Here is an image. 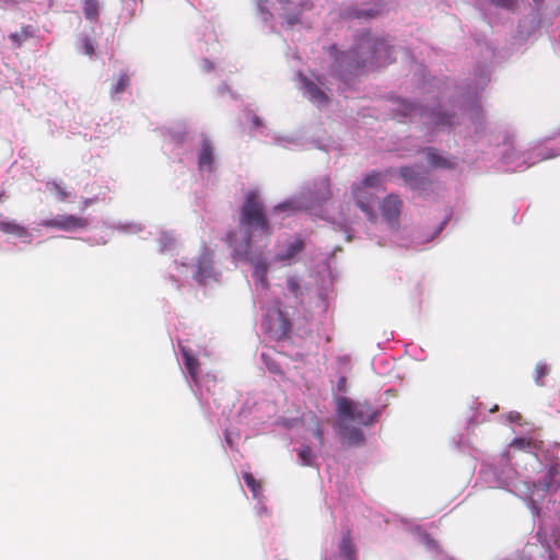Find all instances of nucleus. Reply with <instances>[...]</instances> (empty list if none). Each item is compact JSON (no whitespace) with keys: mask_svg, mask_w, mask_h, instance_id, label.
Instances as JSON below:
<instances>
[{"mask_svg":"<svg viewBox=\"0 0 560 560\" xmlns=\"http://www.w3.org/2000/svg\"><path fill=\"white\" fill-rule=\"evenodd\" d=\"M82 44H81V51L84 54V55H88V56H92L94 54V46H93V43L88 38V37H83L81 39Z\"/></svg>","mask_w":560,"mask_h":560,"instance_id":"nucleus-35","label":"nucleus"},{"mask_svg":"<svg viewBox=\"0 0 560 560\" xmlns=\"http://www.w3.org/2000/svg\"><path fill=\"white\" fill-rule=\"evenodd\" d=\"M325 275L319 280L310 277L306 282L294 275L287 278V290L301 305L315 307L318 313H325L328 307V296L332 288V277L328 267H324Z\"/></svg>","mask_w":560,"mask_h":560,"instance_id":"nucleus-6","label":"nucleus"},{"mask_svg":"<svg viewBox=\"0 0 560 560\" xmlns=\"http://www.w3.org/2000/svg\"><path fill=\"white\" fill-rule=\"evenodd\" d=\"M345 381H346V380L342 377V378L340 380V382H339V385H342V383H345Z\"/></svg>","mask_w":560,"mask_h":560,"instance_id":"nucleus-53","label":"nucleus"},{"mask_svg":"<svg viewBox=\"0 0 560 560\" xmlns=\"http://www.w3.org/2000/svg\"><path fill=\"white\" fill-rule=\"evenodd\" d=\"M533 1L535 2V4H536L537 7L542 2V0H533Z\"/></svg>","mask_w":560,"mask_h":560,"instance_id":"nucleus-52","label":"nucleus"},{"mask_svg":"<svg viewBox=\"0 0 560 560\" xmlns=\"http://www.w3.org/2000/svg\"><path fill=\"white\" fill-rule=\"evenodd\" d=\"M200 68L203 72H209L214 68V66L210 60L203 59L200 63Z\"/></svg>","mask_w":560,"mask_h":560,"instance_id":"nucleus-37","label":"nucleus"},{"mask_svg":"<svg viewBox=\"0 0 560 560\" xmlns=\"http://www.w3.org/2000/svg\"><path fill=\"white\" fill-rule=\"evenodd\" d=\"M90 205H91V200H90V199H85V200H84V208H86V207H88V206H90Z\"/></svg>","mask_w":560,"mask_h":560,"instance_id":"nucleus-48","label":"nucleus"},{"mask_svg":"<svg viewBox=\"0 0 560 560\" xmlns=\"http://www.w3.org/2000/svg\"><path fill=\"white\" fill-rule=\"evenodd\" d=\"M423 152L425 154L427 163L434 168L446 170L452 168L455 165L453 159L440 154L439 151L434 148H427L423 150Z\"/></svg>","mask_w":560,"mask_h":560,"instance_id":"nucleus-20","label":"nucleus"},{"mask_svg":"<svg viewBox=\"0 0 560 560\" xmlns=\"http://www.w3.org/2000/svg\"><path fill=\"white\" fill-rule=\"evenodd\" d=\"M331 197L330 183L327 177H320L312 185L305 186L294 197L289 198L275 206L270 212V218L284 214L289 217L301 210H312L320 207Z\"/></svg>","mask_w":560,"mask_h":560,"instance_id":"nucleus-8","label":"nucleus"},{"mask_svg":"<svg viewBox=\"0 0 560 560\" xmlns=\"http://www.w3.org/2000/svg\"><path fill=\"white\" fill-rule=\"evenodd\" d=\"M506 419H508V421H509V422L514 423V422H518V421H521L522 417H521V415H520L518 412H516V411H511V412L508 415Z\"/></svg>","mask_w":560,"mask_h":560,"instance_id":"nucleus-38","label":"nucleus"},{"mask_svg":"<svg viewBox=\"0 0 560 560\" xmlns=\"http://www.w3.org/2000/svg\"><path fill=\"white\" fill-rule=\"evenodd\" d=\"M377 244H380V245H385V244H386V241H385V240H383V238H380V240L377 241Z\"/></svg>","mask_w":560,"mask_h":560,"instance_id":"nucleus-49","label":"nucleus"},{"mask_svg":"<svg viewBox=\"0 0 560 560\" xmlns=\"http://www.w3.org/2000/svg\"><path fill=\"white\" fill-rule=\"evenodd\" d=\"M257 13L262 23L273 30L272 21L278 18L282 25L294 27L301 22L303 5H296L284 0H255Z\"/></svg>","mask_w":560,"mask_h":560,"instance_id":"nucleus-11","label":"nucleus"},{"mask_svg":"<svg viewBox=\"0 0 560 560\" xmlns=\"http://www.w3.org/2000/svg\"><path fill=\"white\" fill-rule=\"evenodd\" d=\"M253 125H254V127H256V128H260V127L262 126V122H261V120H260V118H259V117H257V116H255V115H254V116H253Z\"/></svg>","mask_w":560,"mask_h":560,"instance_id":"nucleus-41","label":"nucleus"},{"mask_svg":"<svg viewBox=\"0 0 560 560\" xmlns=\"http://www.w3.org/2000/svg\"><path fill=\"white\" fill-rule=\"evenodd\" d=\"M298 88L302 95L318 108L325 107L329 102L327 86L317 75L298 73Z\"/></svg>","mask_w":560,"mask_h":560,"instance_id":"nucleus-14","label":"nucleus"},{"mask_svg":"<svg viewBox=\"0 0 560 560\" xmlns=\"http://www.w3.org/2000/svg\"><path fill=\"white\" fill-rule=\"evenodd\" d=\"M556 155L557 153H553L550 150L544 148H535L532 153H523L522 156H517L516 160H514L513 153H509L504 156V160L509 170L523 171L539 161L551 159Z\"/></svg>","mask_w":560,"mask_h":560,"instance_id":"nucleus-16","label":"nucleus"},{"mask_svg":"<svg viewBox=\"0 0 560 560\" xmlns=\"http://www.w3.org/2000/svg\"><path fill=\"white\" fill-rule=\"evenodd\" d=\"M462 117L468 121L476 135H481L486 130L485 113L479 101V88L468 90L462 95L459 101Z\"/></svg>","mask_w":560,"mask_h":560,"instance_id":"nucleus-12","label":"nucleus"},{"mask_svg":"<svg viewBox=\"0 0 560 560\" xmlns=\"http://www.w3.org/2000/svg\"><path fill=\"white\" fill-rule=\"evenodd\" d=\"M261 358L265 360V362H266V364H267V366H268V369H269V371H270V372H272V373H278V372H279V368H278V365H276V364H273V363H272V364H269V363L267 362V355H266L265 353H262V354H261Z\"/></svg>","mask_w":560,"mask_h":560,"instance_id":"nucleus-39","label":"nucleus"},{"mask_svg":"<svg viewBox=\"0 0 560 560\" xmlns=\"http://www.w3.org/2000/svg\"><path fill=\"white\" fill-rule=\"evenodd\" d=\"M0 232L12 235L26 245L31 244L33 241V234L31 231L19 224L16 221L8 218L0 220Z\"/></svg>","mask_w":560,"mask_h":560,"instance_id":"nucleus-19","label":"nucleus"},{"mask_svg":"<svg viewBox=\"0 0 560 560\" xmlns=\"http://www.w3.org/2000/svg\"><path fill=\"white\" fill-rule=\"evenodd\" d=\"M115 229L121 233L136 234L142 230L141 224L135 222L118 223Z\"/></svg>","mask_w":560,"mask_h":560,"instance_id":"nucleus-30","label":"nucleus"},{"mask_svg":"<svg viewBox=\"0 0 560 560\" xmlns=\"http://www.w3.org/2000/svg\"><path fill=\"white\" fill-rule=\"evenodd\" d=\"M381 12L382 10L378 4H369L366 8L362 9H351L349 11V16L359 20H366L377 16Z\"/></svg>","mask_w":560,"mask_h":560,"instance_id":"nucleus-23","label":"nucleus"},{"mask_svg":"<svg viewBox=\"0 0 560 560\" xmlns=\"http://www.w3.org/2000/svg\"><path fill=\"white\" fill-rule=\"evenodd\" d=\"M221 272L217 269L213 261V253L208 248L199 254L190 264L182 261L175 262L171 271V279L180 287L182 284L194 280L198 285L210 287L220 281Z\"/></svg>","mask_w":560,"mask_h":560,"instance_id":"nucleus-7","label":"nucleus"},{"mask_svg":"<svg viewBox=\"0 0 560 560\" xmlns=\"http://www.w3.org/2000/svg\"><path fill=\"white\" fill-rule=\"evenodd\" d=\"M490 2L508 10H513L517 4V0H490Z\"/></svg>","mask_w":560,"mask_h":560,"instance_id":"nucleus-34","label":"nucleus"},{"mask_svg":"<svg viewBox=\"0 0 560 560\" xmlns=\"http://www.w3.org/2000/svg\"><path fill=\"white\" fill-rule=\"evenodd\" d=\"M544 442L515 438L493 464L483 463L479 475L490 488L504 489L528 502L540 526L560 537V465L542 471Z\"/></svg>","mask_w":560,"mask_h":560,"instance_id":"nucleus-2","label":"nucleus"},{"mask_svg":"<svg viewBox=\"0 0 560 560\" xmlns=\"http://www.w3.org/2000/svg\"><path fill=\"white\" fill-rule=\"evenodd\" d=\"M402 207V201L397 195L389 194L382 201L378 202L377 207L382 212V218L387 226L390 240L389 243L398 246H406L407 244L398 238L399 234V215Z\"/></svg>","mask_w":560,"mask_h":560,"instance_id":"nucleus-13","label":"nucleus"},{"mask_svg":"<svg viewBox=\"0 0 560 560\" xmlns=\"http://www.w3.org/2000/svg\"><path fill=\"white\" fill-rule=\"evenodd\" d=\"M416 530L419 532L420 540L427 548L435 549L438 547L436 542L430 538L428 534L421 532L419 527H417Z\"/></svg>","mask_w":560,"mask_h":560,"instance_id":"nucleus-33","label":"nucleus"},{"mask_svg":"<svg viewBox=\"0 0 560 560\" xmlns=\"http://www.w3.org/2000/svg\"><path fill=\"white\" fill-rule=\"evenodd\" d=\"M314 436L318 440L320 445L324 444L323 432H322V430L319 429L318 425L314 430Z\"/></svg>","mask_w":560,"mask_h":560,"instance_id":"nucleus-40","label":"nucleus"},{"mask_svg":"<svg viewBox=\"0 0 560 560\" xmlns=\"http://www.w3.org/2000/svg\"><path fill=\"white\" fill-rule=\"evenodd\" d=\"M89 225L88 219L72 214H57L54 218L45 219L38 226L56 229L65 232H77Z\"/></svg>","mask_w":560,"mask_h":560,"instance_id":"nucleus-17","label":"nucleus"},{"mask_svg":"<svg viewBox=\"0 0 560 560\" xmlns=\"http://www.w3.org/2000/svg\"><path fill=\"white\" fill-rule=\"evenodd\" d=\"M384 177V174L373 171L351 187L355 206L363 212L371 224H376L377 222L375 210L380 202L378 191L382 189Z\"/></svg>","mask_w":560,"mask_h":560,"instance_id":"nucleus-9","label":"nucleus"},{"mask_svg":"<svg viewBox=\"0 0 560 560\" xmlns=\"http://www.w3.org/2000/svg\"><path fill=\"white\" fill-rule=\"evenodd\" d=\"M30 36H31V32H30L28 27H26V28H22L20 32L12 33L10 35V39L16 46H21Z\"/></svg>","mask_w":560,"mask_h":560,"instance_id":"nucleus-31","label":"nucleus"},{"mask_svg":"<svg viewBox=\"0 0 560 560\" xmlns=\"http://www.w3.org/2000/svg\"><path fill=\"white\" fill-rule=\"evenodd\" d=\"M345 381H346V380L342 377V378L340 380V382H339V385H342V383H345Z\"/></svg>","mask_w":560,"mask_h":560,"instance_id":"nucleus-54","label":"nucleus"},{"mask_svg":"<svg viewBox=\"0 0 560 560\" xmlns=\"http://www.w3.org/2000/svg\"><path fill=\"white\" fill-rule=\"evenodd\" d=\"M397 151L399 152V154L401 156H408V155H412L415 153H418L420 151V147L417 145V144H412L410 148L409 147H402L400 149H397Z\"/></svg>","mask_w":560,"mask_h":560,"instance_id":"nucleus-36","label":"nucleus"},{"mask_svg":"<svg viewBox=\"0 0 560 560\" xmlns=\"http://www.w3.org/2000/svg\"><path fill=\"white\" fill-rule=\"evenodd\" d=\"M337 421L335 429L341 440L349 446L364 442L362 427L373 424L378 411L373 410L368 401L353 400L347 397L337 399Z\"/></svg>","mask_w":560,"mask_h":560,"instance_id":"nucleus-5","label":"nucleus"},{"mask_svg":"<svg viewBox=\"0 0 560 560\" xmlns=\"http://www.w3.org/2000/svg\"><path fill=\"white\" fill-rule=\"evenodd\" d=\"M130 85V75L127 71H121L116 79L113 80L110 86V97L114 101L119 100V95L124 93Z\"/></svg>","mask_w":560,"mask_h":560,"instance_id":"nucleus-22","label":"nucleus"},{"mask_svg":"<svg viewBox=\"0 0 560 560\" xmlns=\"http://www.w3.org/2000/svg\"><path fill=\"white\" fill-rule=\"evenodd\" d=\"M388 109L398 121L421 122L427 129V141H432L438 132L448 131L458 124L457 116L443 110L440 103L424 108L412 100L396 96L388 101Z\"/></svg>","mask_w":560,"mask_h":560,"instance_id":"nucleus-4","label":"nucleus"},{"mask_svg":"<svg viewBox=\"0 0 560 560\" xmlns=\"http://www.w3.org/2000/svg\"><path fill=\"white\" fill-rule=\"evenodd\" d=\"M398 174L405 185L418 194L425 192L431 186L428 172L422 166H402Z\"/></svg>","mask_w":560,"mask_h":560,"instance_id":"nucleus-15","label":"nucleus"},{"mask_svg":"<svg viewBox=\"0 0 560 560\" xmlns=\"http://www.w3.org/2000/svg\"><path fill=\"white\" fill-rule=\"evenodd\" d=\"M551 366L544 361L537 362L534 372V381L538 386H545V377L550 373Z\"/></svg>","mask_w":560,"mask_h":560,"instance_id":"nucleus-24","label":"nucleus"},{"mask_svg":"<svg viewBox=\"0 0 560 560\" xmlns=\"http://www.w3.org/2000/svg\"><path fill=\"white\" fill-rule=\"evenodd\" d=\"M14 3H16L15 0H0L1 7H5V5L14 4Z\"/></svg>","mask_w":560,"mask_h":560,"instance_id":"nucleus-44","label":"nucleus"},{"mask_svg":"<svg viewBox=\"0 0 560 560\" xmlns=\"http://www.w3.org/2000/svg\"><path fill=\"white\" fill-rule=\"evenodd\" d=\"M550 560H560V555H556V553H551L550 555Z\"/></svg>","mask_w":560,"mask_h":560,"instance_id":"nucleus-47","label":"nucleus"},{"mask_svg":"<svg viewBox=\"0 0 560 560\" xmlns=\"http://www.w3.org/2000/svg\"><path fill=\"white\" fill-rule=\"evenodd\" d=\"M197 150L198 170L201 173H211L214 170L215 158L214 148L207 136L200 135Z\"/></svg>","mask_w":560,"mask_h":560,"instance_id":"nucleus-18","label":"nucleus"},{"mask_svg":"<svg viewBox=\"0 0 560 560\" xmlns=\"http://www.w3.org/2000/svg\"><path fill=\"white\" fill-rule=\"evenodd\" d=\"M271 234L272 226L264 212L259 191L249 190L241 208L237 229L226 234V243L235 258L246 259L252 267V278L262 311V328L272 338L281 339L290 331L291 324L281 310L280 302L269 295L267 275L273 264H295L304 249V241L299 236L278 241L271 257L264 250Z\"/></svg>","mask_w":560,"mask_h":560,"instance_id":"nucleus-1","label":"nucleus"},{"mask_svg":"<svg viewBox=\"0 0 560 560\" xmlns=\"http://www.w3.org/2000/svg\"><path fill=\"white\" fill-rule=\"evenodd\" d=\"M296 422H298V420L293 419V420H290L289 422H287L285 425L292 428Z\"/></svg>","mask_w":560,"mask_h":560,"instance_id":"nucleus-45","label":"nucleus"},{"mask_svg":"<svg viewBox=\"0 0 560 560\" xmlns=\"http://www.w3.org/2000/svg\"><path fill=\"white\" fill-rule=\"evenodd\" d=\"M334 224H337L346 235L347 240L351 238L352 222L349 220L348 215L342 211L339 213L338 218L334 219Z\"/></svg>","mask_w":560,"mask_h":560,"instance_id":"nucleus-27","label":"nucleus"},{"mask_svg":"<svg viewBox=\"0 0 560 560\" xmlns=\"http://www.w3.org/2000/svg\"><path fill=\"white\" fill-rule=\"evenodd\" d=\"M225 441L226 443L232 446V441H231V438H230V434L228 432H225Z\"/></svg>","mask_w":560,"mask_h":560,"instance_id":"nucleus-46","label":"nucleus"},{"mask_svg":"<svg viewBox=\"0 0 560 560\" xmlns=\"http://www.w3.org/2000/svg\"><path fill=\"white\" fill-rule=\"evenodd\" d=\"M487 82H488V78L482 77V78H481V83H482V84H486Z\"/></svg>","mask_w":560,"mask_h":560,"instance_id":"nucleus-51","label":"nucleus"},{"mask_svg":"<svg viewBox=\"0 0 560 560\" xmlns=\"http://www.w3.org/2000/svg\"><path fill=\"white\" fill-rule=\"evenodd\" d=\"M299 459L304 466H312L315 459V455L312 448L307 445H303L298 452Z\"/></svg>","mask_w":560,"mask_h":560,"instance_id":"nucleus-28","label":"nucleus"},{"mask_svg":"<svg viewBox=\"0 0 560 560\" xmlns=\"http://www.w3.org/2000/svg\"><path fill=\"white\" fill-rule=\"evenodd\" d=\"M243 479L246 486L249 488L253 498L260 502V499L262 497L260 483L254 478V476L250 472H245L243 475Z\"/></svg>","mask_w":560,"mask_h":560,"instance_id":"nucleus-25","label":"nucleus"},{"mask_svg":"<svg viewBox=\"0 0 560 560\" xmlns=\"http://www.w3.org/2000/svg\"><path fill=\"white\" fill-rule=\"evenodd\" d=\"M443 224H444V223H441V224H440V226H439V229L436 230L435 234H439V233L442 231V229H443Z\"/></svg>","mask_w":560,"mask_h":560,"instance_id":"nucleus-50","label":"nucleus"},{"mask_svg":"<svg viewBox=\"0 0 560 560\" xmlns=\"http://www.w3.org/2000/svg\"><path fill=\"white\" fill-rule=\"evenodd\" d=\"M225 92H226V93H230L231 91H230V88L228 86V84H226V83H223V84L219 88V93L223 95Z\"/></svg>","mask_w":560,"mask_h":560,"instance_id":"nucleus-42","label":"nucleus"},{"mask_svg":"<svg viewBox=\"0 0 560 560\" xmlns=\"http://www.w3.org/2000/svg\"><path fill=\"white\" fill-rule=\"evenodd\" d=\"M84 16L91 22H96L98 19L100 5L97 0H85L84 1Z\"/></svg>","mask_w":560,"mask_h":560,"instance_id":"nucleus-26","label":"nucleus"},{"mask_svg":"<svg viewBox=\"0 0 560 560\" xmlns=\"http://www.w3.org/2000/svg\"><path fill=\"white\" fill-rule=\"evenodd\" d=\"M180 353L183 358L184 365L190 376V380L194 382L196 387V395L202 406L209 412H213V406L215 408L220 407L218 398L215 397L217 392V381L213 375L207 374L202 378L199 377V362L191 353L189 349L180 346Z\"/></svg>","mask_w":560,"mask_h":560,"instance_id":"nucleus-10","label":"nucleus"},{"mask_svg":"<svg viewBox=\"0 0 560 560\" xmlns=\"http://www.w3.org/2000/svg\"><path fill=\"white\" fill-rule=\"evenodd\" d=\"M256 511H257L258 515H261L266 511V508L262 505L261 502L260 503L258 502L257 506H256Z\"/></svg>","mask_w":560,"mask_h":560,"instance_id":"nucleus-43","label":"nucleus"},{"mask_svg":"<svg viewBox=\"0 0 560 560\" xmlns=\"http://www.w3.org/2000/svg\"><path fill=\"white\" fill-rule=\"evenodd\" d=\"M395 47L387 37L377 36L370 32L357 36L349 50H338L332 46L330 73L341 80L375 67L388 65L395 60Z\"/></svg>","mask_w":560,"mask_h":560,"instance_id":"nucleus-3","label":"nucleus"},{"mask_svg":"<svg viewBox=\"0 0 560 560\" xmlns=\"http://www.w3.org/2000/svg\"><path fill=\"white\" fill-rule=\"evenodd\" d=\"M271 141L276 145L285 149H295L303 145L302 137L296 133L282 135L279 132H273L271 135Z\"/></svg>","mask_w":560,"mask_h":560,"instance_id":"nucleus-21","label":"nucleus"},{"mask_svg":"<svg viewBox=\"0 0 560 560\" xmlns=\"http://www.w3.org/2000/svg\"><path fill=\"white\" fill-rule=\"evenodd\" d=\"M47 187H48V189H49L51 192H54V194L56 195V197H57V198H58V200H60V201H65V200L67 199L68 195H69V194L65 190V188H63L60 184H58V183H56V182L47 184Z\"/></svg>","mask_w":560,"mask_h":560,"instance_id":"nucleus-32","label":"nucleus"},{"mask_svg":"<svg viewBox=\"0 0 560 560\" xmlns=\"http://www.w3.org/2000/svg\"><path fill=\"white\" fill-rule=\"evenodd\" d=\"M159 244H160V252L163 253V252L170 250L173 248V246L175 244V237L172 233L163 231V232H161V235L159 238Z\"/></svg>","mask_w":560,"mask_h":560,"instance_id":"nucleus-29","label":"nucleus"}]
</instances>
